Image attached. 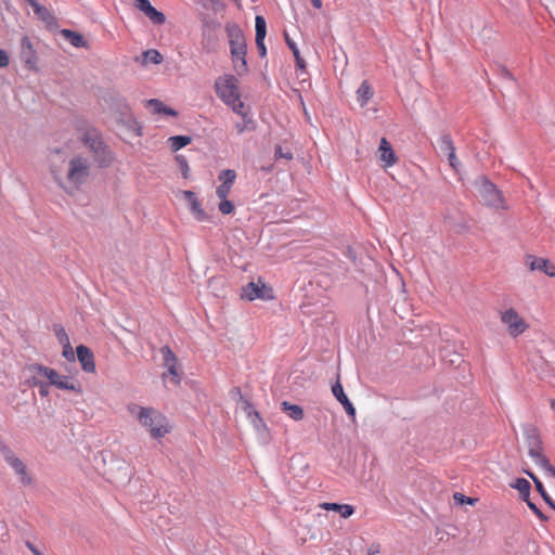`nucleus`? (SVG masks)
<instances>
[{"mask_svg":"<svg viewBox=\"0 0 555 555\" xmlns=\"http://www.w3.org/2000/svg\"><path fill=\"white\" fill-rule=\"evenodd\" d=\"M51 173L54 181L68 194H74L79 190L90 175V165L87 158L82 156H74L67 165V173L63 177L62 172L51 167Z\"/></svg>","mask_w":555,"mask_h":555,"instance_id":"f257e3e1","label":"nucleus"},{"mask_svg":"<svg viewBox=\"0 0 555 555\" xmlns=\"http://www.w3.org/2000/svg\"><path fill=\"white\" fill-rule=\"evenodd\" d=\"M128 411L131 416L135 417L149 430L152 438L159 439L169 433L167 418L155 409L132 403L128 405Z\"/></svg>","mask_w":555,"mask_h":555,"instance_id":"f03ea898","label":"nucleus"},{"mask_svg":"<svg viewBox=\"0 0 555 555\" xmlns=\"http://www.w3.org/2000/svg\"><path fill=\"white\" fill-rule=\"evenodd\" d=\"M81 140L92 152L93 158L100 167H107L113 162V154L96 129H86Z\"/></svg>","mask_w":555,"mask_h":555,"instance_id":"7ed1b4c3","label":"nucleus"},{"mask_svg":"<svg viewBox=\"0 0 555 555\" xmlns=\"http://www.w3.org/2000/svg\"><path fill=\"white\" fill-rule=\"evenodd\" d=\"M27 371L29 373L37 374L40 377L47 378L50 385L55 386L59 389L73 390L78 393L81 392L80 386H78L68 376L59 374L54 369L44 366L39 363H33L27 366Z\"/></svg>","mask_w":555,"mask_h":555,"instance_id":"20e7f679","label":"nucleus"},{"mask_svg":"<svg viewBox=\"0 0 555 555\" xmlns=\"http://www.w3.org/2000/svg\"><path fill=\"white\" fill-rule=\"evenodd\" d=\"M526 440L529 449L528 454L534 464L544 472L546 477L555 478V467L542 454L541 440L539 439L534 429H531L526 434Z\"/></svg>","mask_w":555,"mask_h":555,"instance_id":"39448f33","label":"nucleus"},{"mask_svg":"<svg viewBox=\"0 0 555 555\" xmlns=\"http://www.w3.org/2000/svg\"><path fill=\"white\" fill-rule=\"evenodd\" d=\"M215 90L220 100L227 105L240 98L238 81L233 75H223L216 79Z\"/></svg>","mask_w":555,"mask_h":555,"instance_id":"423d86ee","label":"nucleus"},{"mask_svg":"<svg viewBox=\"0 0 555 555\" xmlns=\"http://www.w3.org/2000/svg\"><path fill=\"white\" fill-rule=\"evenodd\" d=\"M0 452L3 455L7 464L14 470L15 475L18 478V481L23 486H30L33 483V478L29 475L24 462L20 457H17L12 452V450L4 443H0Z\"/></svg>","mask_w":555,"mask_h":555,"instance_id":"0eeeda50","label":"nucleus"},{"mask_svg":"<svg viewBox=\"0 0 555 555\" xmlns=\"http://www.w3.org/2000/svg\"><path fill=\"white\" fill-rule=\"evenodd\" d=\"M479 194L483 203L495 209H505L504 199L502 193L496 186L487 179H482L479 184Z\"/></svg>","mask_w":555,"mask_h":555,"instance_id":"6e6552de","label":"nucleus"},{"mask_svg":"<svg viewBox=\"0 0 555 555\" xmlns=\"http://www.w3.org/2000/svg\"><path fill=\"white\" fill-rule=\"evenodd\" d=\"M225 33L229 40L231 54H242V52H247V44L244 33L237 24H227Z\"/></svg>","mask_w":555,"mask_h":555,"instance_id":"1a4fd4ad","label":"nucleus"},{"mask_svg":"<svg viewBox=\"0 0 555 555\" xmlns=\"http://www.w3.org/2000/svg\"><path fill=\"white\" fill-rule=\"evenodd\" d=\"M501 322L507 327L509 335L514 337L522 334L528 327L524 319L513 308L501 312Z\"/></svg>","mask_w":555,"mask_h":555,"instance_id":"9d476101","label":"nucleus"},{"mask_svg":"<svg viewBox=\"0 0 555 555\" xmlns=\"http://www.w3.org/2000/svg\"><path fill=\"white\" fill-rule=\"evenodd\" d=\"M242 298L249 301L255 299H270L272 298L271 288L258 280V282H249L242 288Z\"/></svg>","mask_w":555,"mask_h":555,"instance_id":"9b49d317","label":"nucleus"},{"mask_svg":"<svg viewBox=\"0 0 555 555\" xmlns=\"http://www.w3.org/2000/svg\"><path fill=\"white\" fill-rule=\"evenodd\" d=\"M20 59L28 69H30V70L37 69V64H38L37 52L34 48L30 39L27 36H24L21 39Z\"/></svg>","mask_w":555,"mask_h":555,"instance_id":"f8f14e48","label":"nucleus"},{"mask_svg":"<svg viewBox=\"0 0 555 555\" xmlns=\"http://www.w3.org/2000/svg\"><path fill=\"white\" fill-rule=\"evenodd\" d=\"M134 3L154 25H163L166 22L165 14L156 10L149 0H134Z\"/></svg>","mask_w":555,"mask_h":555,"instance_id":"ddd939ff","label":"nucleus"},{"mask_svg":"<svg viewBox=\"0 0 555 555\" xmlns=\"http://www.w3.org/2000/svg\"><path fill=\"white\" fill-rule=\"evenodd\" d=\"M526 264L531 271H541L548 276H555V267L547 259L528 255Z\"/></svg>","mask_w":555,"mask_h":555,"instance_id":"4468645a","label":"nucleus"},{"mask_svg":"<svg viewBox=\"0 0 555 555\" xmlns=\"http://www.w3.org/2000/svg\"><path fill=\"white\" fill-rule=\"evenodd\" d=\"M255 30H256V46L260 57L267 55V49L264 46V38L267 35V23L263 16L257 15L255 18Z\"/></svg>","mask_w":555,"mask_h":555,"instance_id":"2eb2a0df","label":"nucleus"},{"mask_svg":"<svg viewBox=\"0 0 555 555\" xmlns=\"http://www.w3.org/2000/svg\"><path fill=\"white\" fill-rule=\"evenodd\" d=\"M76 358L85 372L93 373L95 371L94 356L87 346L79 345L76 348Z\"/></svg>","mask_w":555,"mask_h":555,"instance_id":"dca6fc26","label":"nucleus"},{"mask_svg":"<svg viewBox=\"0 0 555 555\" xmlns=\"http://www.w3.org/2000/svg\"><path fill=\"white\" fill-rule=\"evenodd\" d=\"M332 392H333L334 397L341 403L346 413L348 415L354 417L356 409L352 405V403L349 401L346 393L344 392V388L338 380L332 386Z\"/></svg>","mask_w":555,"mask_h":555,"instance_id":"f3484780","label":"nucleus"},{"mask_svg":"<svg viewBox=\"0 0 555 555\" xmlns=\"http://www.w3.org/2000/svg\"><path fill=\"white\" fill-rule=\"evenodd\" d=\"M29 4L33 8L36 16L40 21H42L48 27H51L55 24V17L48 8L41 5L37 0H33L31 2H29Z\"/></svg>","mask_w":555,"mask_h":555,"instance_id":"a211bd4d","label":"nucleus"},{"mask_svg":"<svg viewBox=\"0 0 555 555\" xmlns=\"http://www.w3.org/2000/svg\"><path fill=\"white\" fill-rule=\"evenodd\" d=\"M378 151L380 160L385 163L386 167H390L396 163L397 158L395 152L390 143L385 138L380 140Z\"/></svg>","mask_w":555,"mask_h":555,"instance_id":"6ab92c4d","label":"nucleus"},{"mask_svg":"<svg viewBox=\"0 0 555 555\" xmlns=\"http://www.w3.org/2000/svg\"><path fill=\"white\" fill-rule=\"evenodd\" d=\"M320 506L326 511L338 512L343 518L350 517L354 512L353 506L349 504L323 503Z\"/></svg>","mask_w":555,"mask_h":555,"instance_id":"aec40b11","label":"nucleus"},{"mask_svg":"<svg viewBox=\"0 0 555 555\" xmlns=\"http://www.w3.org/2000/svg\"><path fill=\"white\" fill-rule=\"evenodd\" d=\"M61 36L75 48H82L87 46V41L85 40V38L74 30L62 29Z\"/></svg>","mask_w":555,"mask_h":555,"instance_id":"412c9836","label":"nucleus"},{"mask_svg":"<svg viewBox=\"0 0 555 555\" xmlns=\"http://www.w3.org/2000/svg\"><path fill=\"white\" fill-rule=\"evenodd\" d=\"M534 482V486L543 500L548 504L550 507H552L555 511V502L552 500V495H548V493L545 491L544 486L542 481L530 470H524Z\"/></svg>","mask_w":555,"mask_h":555,"instance_id":"4be33fe9","label":"nucleus"},{"mask_svg":"<svg viewBox=\"0 0 555 555\" xmlns=\"http://www.w3.org/2000/svg\"><path fill=\"white\" fill-rule=\"evenodd\" d=\"M282 411L287 414L294 421H300L304 417V410L297 404L283 401L281 403Z\"/></svg>","mask_w":555,"mask_h":555,"instance_id":"5701e85b","label":"nucleus"},{"mask_svg":"<svg viewBox=\"0 0 555 555\" xmlns=\"http://www.w3.org/2000/svg\"><path fill=\"white\" fill-rule=\"evenodd\" d=\"M285 41H286L287 47L292 50V52L294 54L297 68L301 72H305L306 70V62H305L304 57L300 55L299 49L297 48L295 41L292 40L287 34H285Z\"/></svg>","mask_w":555,"mask_h":555,"instance_id":"b1692460","label":"nucleus"},{"mask_svg":"<svg viewBox=\"0 0 555 555\" xmlns=\"http://www.w3.org/2000/svg\"><path fill=\"white\" fill-rule=\"evenodd\" d=\"M246 54L247 52H242V54H231L233 66L237 75H243L248 70Z\"/></svg>","mask_w":555,"mask_h":555,"instance_id":"393cba45","label":"nucleus"},{"mask_svg":"<svg viewBox=\"0 0 555 555\" xmlns=\"http://www.w3.org/2000/svg\"><path fill=\"white\" fill-rule=\"evenodd\" d=\"M358 101L361 106H364L367 101L373 96V91L367 81H363L357 90Z\"/></svg>","mask_w":555,"mask_h":555,"instance_id":"a878e982","label":"nucleus"},{"mask_svg":"<svg viewBox=\"0 0 555 555\" xmlns=\"http://www.w3.org/2000/svg\"><path fill=\"white\" fill-rule=\"evenodd\" d=\"M147 105L155 112V113H163L170 116H177V112L170 107H167L164 105V103L157 99H151L147 101Z\"/></svg>","mask_w":555,"mask_h":555,"instance_id":"bb28decb","label":"nucleus"},{"mask_svg":"<svg viewBox=\"0 0 555 555\" xmlns=\"http://www.w3.org/2000/svg\"><path fill=\"white\" fill-rule=\"evenodd\" d=\"M513 488L517 489L520 496L527 501L530 495L531 485L525 478H517L515 482L512 485Z\"/></svg>","mask_w":555,"mask_h":555,"instance_id":"cd10ccee","label":"nucleus"},{"mask_svg":"<svg viewBox=\"0 0 555 555\" xmlns=\"http://www.w3.org/2000/svg\"><path fill=\"white\" fill-rule=\"evenodd\" d=\"M190 210H191L192 215L194 216V218L197 221H207V220H209V216L202 208L201 203H199L198 199L193 201L192 203H190Z\"/></svg>","mask_w":555,"mask_h":555,"instance_id":"c85d7f7f","label":"nucleus"},{"mask_svg":"<svg viewBox=\"0 0 555 555\" xmlns=\"http://www.w3.org/2000/svg\"><path fill=\"white\" fill-rule=\"evenodd\" d=\"M160 353L163 356V364L164 366H172L177 365V357L172 352V350L168 346H164L160 348Z\"/></svg>","mask_w":555,"mask_h":555,"instance_id":"c756f323","label":"nucleus"},{"mask_svg":"<svg viewBox=\"0 0 555 555\" xmlns=\"http://www.w3.org/2000/svg\"><path fill=\"white\" fill-rule=\"evenodd\" d=\"M143 64H160L163 62V55L154 49H150L143 52Z\"/></svg>","mask_w":555,"mask_h":555,"instance_id":"7c9ffc66","label":"nucleus"},{"mask_svg":"<svg viewBox=\"0 0 555 555\" xmlns=\"http://www.w3.org/2000/svg\"><path fill=\"white\" fill-rule=\"evenodd\" d=\"M172 151H179L186 146L191 142V138L188 135H173L169 138Z\"/></svg>","mask_w":555,"mask_h":555,"instance_id":"2f4dec72","label":"nucleus"},{"mask_svg":"<svg viewBox=\"0 0 555 555\" xmlns=\"http://www.w3.org/2000/svg\"><path fill=\"white\" fill-rule=\"evenodd\" d=\"M439 149H440L441 153H443L444 155H448L449 153L454 152L455 147H454L452 139L449 134H443L439 139Z\"/></svg>","mask_w":555,"mask_h":555,"instance_id":"473e14b6","label":"nucleus"},{"mask_svg":"<svg viewBox=\"0 0 555 555\" xmlns=\"http://www.w3.org/2000/svg\"><path fill=\"white\" fill-rule=\"evenodd\" d=\"M235 178H236V173L232 169L222 170L218 176V179L221 181V183H225V184H230V185H233Z\"/></svg>","mask_w":555,"mask_h":555,"instance_id":"72a5a7b5","label":"nucleus"},{"mask_svg":"<svg viewBox=\"0 0 555 555\" xmlns=\"http://www.w3.org/2000/svg\"><path fill=\"white\" fill-rule=\"evenodd\" d=\"M31 374V377H33V385L34 386H37L39 388V393L41 397H47L49 395V382L48 383H44L40 379H38L37 377H39L37 374H34V373H30Z\"/></svg>","mask_w":555,"mask_h":555,"instance_id":"f704fd0d","label":"nucleus"},{"mask_svg":"<svg viewBox=\"0 0 555 555\" xmlns=\"http://www.w3.org/2000/svg\"><path fill=\"white\" fill-rule=\"evenodd\" d=\"M237 133H243L246 130H253L255 128L254 120L248 116L243 117V121L235 126Z\"/></svg>","mask_w":555,"mask_h":555,"instance_id":"c9c22d12","label":"nucleus"},{"mask_svg":"<svg viewBox=\"0 0 555 555\" xmlns=\"http://www.w3.org/2000/svg\"><path fill=\"white\" fill-rule=\"evenodd\" d=\"M274 157L275 159H286L291 160L293 159V153L289 150H284L281 145H276L274 149Z\"/></svg>","mask_w":555,"mask_h":555,"instance_id":"e433bc0d","label":"nucleus"},{"mask_svg":"<svg viewBox=\"0 0 555 555\" xmlns=\"http://www.w3.org/2000/svg\"><path fill=\"white\" fill-rule=\"evenodd\" d=\"M220 203H219V210L221 214L223 215H230L233 212L234 210V205L231 201L227 199V198H220Z\"/></svg>","mask_w":555,"mask_h":555,"instance_id":"4c0bfd02","label":"nucleus"},{"mask_svg":"<svg viewBox=\"0 0 555 555\" xmlns=\"http://www.w3.org/2000/svg\"><path fill=\"white\" fill-rule=\"evenodd\" d=\"M228 106H230L232 108V111L234 113H236L237 115H241L242 117L244 116H247V114L245 113L244 111V103L241 101V96L237 98V100H235L234 103H228L227 104Z\"/></svg>","mask_w":555,"mask_h":555,"instance_id":"58836bf2","label":"nucleus"},{"mask_svg":"<svg viewBox=\"0 0 555 555\" xmlns=\"http://www.w3.org/2000/svg\"><path fill=\"white\" fill-rule=\"evenodd\" d=\"M62 354L67 361H70V362H74L76 359V354H75L74 349L69 343L63 344Z\"/></svg>","mask_w":555,"mask_h":555,"instance_id":"ea45409f","label":"nucleus"},{"mask_svg":"<svg viewBox=\"0 0 555 555\" xmlns=\"http://www.w3.org/2000/svg\"><path fill=\"white\" fill-rule=\"evenodd\" d=\"M166 367H167V373H164L163 378H166L169 375L175 384H179L180 376H179V373L177 370V365L166 366Z\"/></svg>","mask_w":555,"mask_h":555,"instance_id":"a19ab883","label":"nucleus"},{"mask_svg":"<svg viewBox=\"0 0 555 555\" xmlns=\"http://www.w3.org/2000/svg\"><path fill=\"white\" fill-rule=\"evenodd\" d=\"M232 189V185L230 184H225V183H221L217 190H216V194L219 198H227L230 191Z\"/></svg>","mask_w":555,"mask_h":555,"instance_id":"79ce46f5","label":"nucleus"},{"mask_svg":"<svg viewBox=\"0 0 555 555\" xmlns=\"http://www.w3.org/2000/svg\"><path fill=\"white\" fill-rule=\"evenodd\" d=\"M55 334L60 341V344H66L69 343L68 335L66 334L65 330L63 327H55Z\"/></svg>","mask_w":555,"mask_h":555,"instance_id":"37998d69","label":"nucleus"},{"mask_svg":"<svg viewBox=\"0 0 555 555\" xmlns=\"http://www.w3.org/2000/svg\"><path fill=\"white\" fill-rule=\"evenodd\" d=\"M454 500L461 504L463 503H467V504H470L473 505L475 500L472 499V498H467L465 496L463 493H460V492H455L454 495H453Z\"/></svg>","mask_w":555,"mask_h":555,"instance_id":"c03bdc74","label":"nucleus"},{"mask_svg":"<svg viewBox=\"0 0 555 555\" xmlns=\"http://www.w3.org/2000/svg\"><path fill=\"white\" fill-rule=\"evenodd\" d=\"M528 507L541 519L546 520V516L538 508V506L528 499L527 501Z\"/></svg>","mask_w":555,"mask_h":555,"instance_id":"a18cd8bd","label":"nucleus"},{"mask_svg":"<svg viewBox=\"0 0 555 555\" xmlns=\"http://www.w3.org/2000/svg\"><path fill=\"white\" fill-rule=\"evenodd\" d=\"M448 157V162H449V165L454 169V170H457L459 169V166H460V162L455 155V151L454 152H451L447 155Z\"/></svg>","mask_w":555,"mask_h":555,"instance_id":"49530a36","label":"nucleus"},{"mask_svg":"<svg viewBox=\"0 0 555 555\" xmlns=\"http://www.w3.org/2000/svg\"><path fill=\"white\" fill-rule=\"evenodd\" d=\"M9 65V56L4 50L0 49V67H5Z\"/></svg>","mask_w":555,"mask_h":555,"instance_id":"de8ad7c7","label":"nucleus"},{"mask_svg":"<svg viewBox=\"0 0 555 555\" xmlns=\"http://www.w3.org/2000/svg\"><path fill=\"white\" fill-rule=\"evenodd\" d=\"M183 197L190 203H192L193 201H196L197 197L195 195V193L193 191H183Z\"/></svg>","mask_w":555,"mask_h":555,"instance_id":"09e8293b","label":"nucleus"},{"mask_svg":"<svg viewBox=\"0 0 555 555\" xmlns=\"http://www.w3.org/2000/svg\"><path fill=\"white\" fill-rule=\"evenodd\" d=\"M380 553L379 544H372L367 550V555H377Z\"/></svg>","mask_w":555,"mask_h":555,"instance_id":"8fccbe9b","label":"nucleus"},{"mask_svg":"<svg viewBox=\"0 0 555 555\" xmlns=\"http://www.w3.org/2000/svg\"><path fill=\"white\" fill-rule=\"evenodd\" d=\"M25 544L34 555H42L41 552L31 542L27 541Z\"/></svg>","mask_w":555,"mask_h":555,"instance_id":"3c124183","label":"nucleus"},{"mask_svg":"<svg viewBox=\"0 0 555 555\" xmlns=\"http://www.w3.org/2000/svg\"><path fill=\"white\" fill-rule=\"evenodd\" d=\"M547 1H548L550 12L555 20V0H547Z\"/></svg>","mask_w":555,"mask_h":555,"instance_id":"603ef678","label":"nucleus"},{"mask_svg":"<svg viewBox=\"0 0 555 555\" xmlns=\"http://www.w3.org/2000/svg\"><path fill=\"white\" fill-rule=\"evenodd\" d=\"M248 415L251 417L254 415L255 418H253V422L256 424V420H258L259 422H261V420L259 418V414L258 412L256 411H249L248 412Z\"/></svg>","mask_w":555,"mask_h":555,"instance_id":"864d4df0","label":"nucleus"},{"mask_svg":"<svg viewBox=\"0 0 555 555\" xmlns=\"http://www.w3.org/2000/svg\"><path fill=\"white\" fill-rule=\"evenodd\" d=\"M314 8L320 9L322 7L321 0H311Z\"/></svg>","mask_w":555,"mask_h":555,"instance_id":"5fc2aeb1","label":"nucleus"},{"mask_svg":"<svg viewBox=\"0 0 555 555\" xmlns=\"http://www.w3.org/2000/svg\"><path fill=\"white\" fill-rule=\"evenodd\" d=\"M504 75H505L506 77H509V76H511L509 72H507V70H505V69H504Z\"/></svg>","mask_w":555,"mask_h":555,"instance_id":"6e6d98bb","label":"nucleus"},{"mask_svg":"<svg viewBox=\"0 0 555 555\" xmlns=\"http://www.w3.org/2000/svg\"><path fill=\"white\" fill-rule=\"evenodd\" d=\"M552 409L555 411V400L552 401Z\"/></svg>","mask_w":555,"mask_h":555,"instance_id":"4d7b16f0","label":"nucleus"},{"mask_svg":"<svg viewBox=\"0 0 555 555\" xmlns=\"http://www.w3.org/2000/svg\"><path fill=\"white\" fill-rule=\"evenodd\" d=\"M28 3L31 2L33 0H26Z\"/></svg>","mask_w":555,"mask_h":555,"instance_id":"13d9d810","label":"nucleus"}]
</instances>
